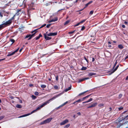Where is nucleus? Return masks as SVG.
Wrapping results in <instances>:
<instances>
[{"mask_svg": "<svg viewBox=\"0 0 128 128\" xmlns=\"http://www.w3.org/2000/svg\"><path fill=\"white\" fill-rule=\"evenodd\" d=\"M47 104H46V102H44L40 106H39L36 109L34 110L32 112L30 113H28L27 114H24V115H23L21 116H20L19 117V118H21L22 117H25L26 116H28V115H30V114H32L33 113H34V112H36L37 110H39L41 108L44 107V106H45V105H46Z\"/></svg>", "mask_w": 128, "mask_h": 128, "instance_id": "nucleus-1", "label": "nucleus"}, {"mask_svg": "<svg viewBox=\"0 0 128 128\" xmlns=\"http://www.w3.org/2000/svg\"><path fill=\"white\" fill-rule=\"evenodd\" d=\"M12 21L11 20H9L8 21L0 25V30L2 29L6 26L10 25L11 24Z\"/></svg>", "mask_w": 128, "mask_h": 128, "instance_id": "nucleus-2", "label": "nucleus"}, {"mask_svg": "<svg viewBox=\"0 0 128 128\" xmlns=\"http://www.w3.org/2000/svg\"><path fill=\"white\" fill-rule=\"evenodd\" d=\"M52 119V118H50L43 121L41 123V124H45L48 123L50 122Z\"/></svg>", "mask_w": 128, "mask_h": 128, "instance_id": "nucleus-3", "label": "nucleus"}, {"mask_svg": "<svg viewBox=\"0 0 128 128\" xmlns=\"http://www.w3.org/2000/svg\"><path fill=\"white\" fill-rule=\"evenodd\" d=\"M61 94H60L57 95H56V96H54V97H53L52 98L48 100L47 101H46V104H48L50 102V101L53 100L55 99L56 98L58 97V96H60Z\"/></svg>", "mask_w": 128, "mask_h": 128, "instance_id": "nucleus-4", "label": "nucleus"}, {"mask_svg": "<svg viewBox=\"0 0 128 128\" xmlns=\"http://www.w3.org/2000/svg\"><path fill=\"white\" fill-rule=\"evenodd\" d=\"M61 94H60L57 95H56V96H54V97H53L52 98L48 100L47 101H46V104H48L50 102V101L53 100L55 99L56 98L58 97V96H60Z\"/></svg>", "mask_w": 128, "mask_h": 128, "instance_id": "nucleus-5", "label": "nucleus"}, {"mask_svg": "<svg viewBox=\"0 0 128 128\" xmlns=\"http://www.w3.org/2000/svg\"><path fill=\"white\" fill-rule=\"evenodd\" d=\"M57 32L50 33L48 34H47V32H46V36H54L56 35L57 34Z\"/></svg>", "mask_w": 128, "mask_h": 128, "instance_id": "nucleus-6", "label": "nucleus"}, {"mask_svg": "<svg viewBox=\"0 0 128 128\" xmlns=\"http://www.w3.org/2000/svg\"><path fill=\"white\" fill-rule=\"evenodd\" d=\"M118 66H119V65H117L114 69V70H111V71H110V74H109L110 75L112 74V73H113L117 69Z\"/></svg>", "mask_w": 128, "mask_h": 128, "instance_id": "nucleus-7", "label": "nucleus"}, {"mask_svg": "<svg viewBox=\"0 0 128 128\" xmlns=\"http://www.w3.org/2000/svg\"><path fill=\"white\" fill-rule=\"evenodd\" d=\"M19 48H18L14 52H12L11 53H9L8 55L7 56H12L14 54L15 52H16L18 50Z\"/></svg>", "mask_w": 128, "mask_h": 128, "instance_id": "nucleus-8", "label": "nucleus"}, {"mask_svg": "<svg viewBox=\"0 0 128 128\" xmlns=\"http://www.w3.org/2000/svg\"><path fill=\"white\" fill-rule=\"evenodd\" d=\"M68 122V120L67 119H66L62 122L60 124V125H64L66 123Z\"/></svg>", "mask_w": 128, "mask_h": 128, "instance_id": "nucleus-9", "label": "nucleus"}, {"mask_svg": "<svg viewBox=\"0 0 128 128\" xmlns=\"http://www.w3.org/2000/svg\"><path fill=\"white\" fill-rule=\"evenodd\" d=\"M89 78H89L88 77L82 78V79H80L78 80V82H81L85 80L89 79Z\"/></svg>", "mask_w": 128, "mask_h": 128, "instance_id": "nucleus-10", "label": "nucleus"}, {"mask_svg": "<svg viewBox=\"0 0 128 128\" xmlns=\"http://www.w3.org/2000/svg\"><path fill=\"white\" fill-rule=\"evenodd\" d=\"M44 35L45 39L46 40H50L52 38L51 37H48V36H46V34H44Z\"/></svg>", "mask_w": 128, "mask_h": 128, "instance_id": "nucleus-11", "label": "nucleus"}, {"mask_svg": "<svg viewBox=\"0 0 128 128\" xmlns=\"http://www.w3.org/2000/svg\"><path fill=\"white\" fill-rule=\"evenodd\" d=\"M97 104H98L97 103V102L93 104L92 105H91L90 106L88 107V108H90L94 107L96 106Z\"/></svg>", "mask_w": 128, "mask_h": 128, "instance_id": "nucleus-12", "label": "nucleus"}, {"mask_svg": "<svg viewBox=\"0 0 128 128\" xmlns=\"http://www.w3.org/2000/svg\"><path fill=\"white\" fill-rule=\"evenodd\" d=\"M96 74L94 73L91 72L88 74V76H90Z\"/></svg>", "mask_w": 128, "mask_h": 128, "instance_id": "nucleus-13", "label": "nucleus"}, {"mask_svg": "<svg viewBox=\"0 0 128 128\" xmlns=\"http://www.w3.org/2000/svg\"><path fill=\"white\" fill-rule=\"evenodd\" d=\"M118 47L120 49H122L124 48L122 44H120L118 45Z\"/></svg>", "mask_w": 128, "mask_h": 128, "instance_id": "nucleus-14", "label": "nucleus"}, {"mask_svg": "<svg viewBox=\"0 0 128 128\" xmlns=\"http://www.w3.org/2000/svg\"><path fill=\"white\" fill-rule=\"evenodd\" d=\"M68 101H66V102H65V103H64L63 104H62V105H61L60 106H59L58 108H60V107H61L63 106H64L65 105V104H67L68 103Z\"/></svg>", "mask_w": 128, "mask_h": 128, "instance_id": "nucleus-15", "label": "nucleus"}, {"mask_svg": "<svg viewBox=\"0 0 128 128\" xmlns=\"http://www.w3.org/2000/svg\"><path fill=\"white\" fill-rule=\"evenodd\" d=\"M54 89L55 90H58L60 88L59 86H54Z\"/></svg>", "mask_w": 128, "mask_h": 128, "instance_id": "nucleus-16", "label": "nucleus"}, {"mask_svg": "<svg viewBox=\"0 0 128 128\" xmlns=\"http://www.w3.org/2000/svg\"><path fill=\"white\" fill-rule=\"evenodd\" d=\"M42 36L41 34H40L39 36H38L36 37L35 38L36 40H38L39 39L40 37Z\"/></svg>", "mask_w": 128, "mask_h": 128, "instance_id": "nucleus-17", "label": "nucleus"}, {"mask_svg": "<svg viewBox=\"0 0 128 128\" xmlns=\"http://www.w3.org/2000/svg\"><path fill=\"white\" fill-rule=\"evenodd\" d=\"M36 32H35L34 34H30V35H31V36H30V38H28V40H30V39L32 38V36H34V34H35V33Z\"/></svg>", "mask_w": 128, "mask_h": 128, "instance_id": "nucleus-18", "label": "nucleus"}, {"mask_svg": "<svg viewBox=\"0 0 128 128\" xmlns=\"http://www.w3.org/2000/svg\"><path fill=\"white\" fill-rule=\"evenodd\" d=\"M88 91H85L84 92H82V93H81L79 95H78V96H80L82 95V94H85V93H86V92H88Z\"/></svg>", "mask_w": 128, "mask_h": 128, "instance_id": "nucleus-19", "label": "nucleus"}, {"mask_svg": "<svg viewBox=\"0 0 128 128\" xmlns=\"http://www.w3.org/2000/svg\"><path fill=\"white\" fill-rule=\"evenodd\" d=\"M58 18L57 17L55 18L54 19H52L53 22H54L58 20Z\"/></svg>", "mask_w": 128, "mask_h": 128, "instance_id": "nucleus-20", "label": "nucleus"}, {"mask_svg": "<svg viewBox=\"0 0 128 128\" xmlns=\"http://www.w3.org/2000/svg\"><path fill=\"white\" fill-rule=\"evenodd\" d=\"M16 107L17 108H22V106L21 105L18 104L16 105Z\"/></svg>", "mask_w": 128, "mask_h": 128, "instance_id": "nucleus-21", "label": "nucleus"}, {"mask_svg": "<svg viewBox=\"0 0 128 128\" xmlns=\"http://www.w3.org/2000/svg\"><path fill=\"white\" fill-rule=\"evenodd\" d=\"M70 126V124H68L67 125H66L64 127V128H68Z\"/></svg>", "mask_w": 128, "mask_h": 128, "instance_id": "nucleus-22", "label": "nucleus"}, {"mask_svg": "<svg viewBox=\"0 0 128 128\" xmlns=\"http://www.w3.org/2000/svg\"><path fill=\"white\" fill-rule=\"evenodd\" d=\"M98 106L99 107H103L104 106V104L102 103L100 104H98Z\"/></svg>", "mask_w": 128, "mask_h": 128, "instance_id": "nucleus-23", "label": "nucleus"}, {"mask_svg": "<svg viewBox=\"0 0 128 128\" xmlns=\"http://www.w3.org/2000/svg\"><path fill=\"white\" fill-rule=\"evenodd\" d=\"M70 22V20H68L67 21H66L64 23V25H66L67 24H68L69 22Z\"/></svg>", "mask_w": 128, "mask_h": 128, "instance_id": "nucleus-24", "label": "nucleus"}, {"mask_svg": "<svg viewBox=\"0 0 128 128\" xmlns=\"http://www.w3.org/2000/svg\"><path fill=\"white\" fill-rule=\"evenodd\" d=\"M87 69V68L86 67H83L82 68V70H85Z\"/></svg>", "mask_w": 128, "mask_h": 128, "instance_id": "nucleus-25", "label": "nucleus"}, {"mask_svg": "<svg viewBox=\"0 0 128 128\" xmlns=\"http://www.w3.org/2000/svg\"><path fill=\"white\" fill-rule=\"evenodd\" d=\"M15 16H16V15H14V16H13L12 17V18H11V19L10 20H11V21H12V20H14V18H15Z\"/></svg>", "mask_w": 128, "mask_h": 128, "instance_id": "nucleus-26", "label": "nucleus"}, {"mask_svg": "<svg viewBox=\"0 0 128 128\" xmlns=\"http://www.w3.org/2000/svg\"><path fill=\"white\" fill-rule=\"evenodd\" d=\"M86 20H83L82 21H80V24H82V23H83V22H84Z\"/></svg>", "mask_w": 128, "mask_h": 128, "instance_id": "nucleus-27", "label": "nucleus"}, {"mask_svg": "<svg viewBox=\"0 0 128 128\" xmlns=\"http://www.w3.org/2000/svg\"><path fill=\"white\" fill-rule=\"evenodd\" d=\"M82 99H80L78 100H77L75 102H82Z\"/></svg>", "mask_w": 128, "mask_h": 128, "instance_id": "nucleus-28", "label": "nucleus"}, {"mask_svg": "<svg viewBox=\"0 0 128 128\" xmlns=\"http://www.w3.org/2000/svg\"><path fill=\"white\" fill-rule=\"evenodd\" d=\"M30 34H28L27 36H26L25 38H27L28 37H30Z\"/></svg>", "mask_w": 128, "mask_h": 128, "instance_id": "nucleus-29", "label": "nucleus"}, {"mask_svg": "<svg viewBox=\"0 0 128 128\" xmlns=\"http://www.w3.org/2000/svg\"><path fill=\"white\" fill-rule=\"evenodd\" d=\"M41 87L42 88H45L46 87V86L44 85L41 86Z\"/></svg>", "mask_w": 128, "mask_h": 128, "instance_id": "nucleus-30", "label": "nucleus"}, {"mask_svg": "<svg viewBox=\"0 0 128 128\" xmlns=\"http://www.w3.org/2000/svg\"><path fill=\"white\" fill-rule=\"evenodd\" d=\"M10 41L12 42V44H13L15 42V40L13 39H11Z\"/></svg>", "mask_w": 128, "mask_h": 128, "instance_id": "nucleus-31", "label": "nucleus"}, {"mask_svg": "<svg viewBox=\"0 0 128 128\" xmlns=\"http://www.w3.org/2000/svg\"><path fill=\"white\" fill-rule=\"evenodd\" d=\"M4 116H0V120L4 118Z\"/></svg>", "mask_w": 128, "mask_h": 128, "instance_id": "nucleus-32", "label": "nucleus"}, {"mask_svg": "<svg viewBox=\"0 0 128 128\" xmlns=\"http://www.w3.org/2000/svg\"><path fill=\"white\" fill-rule=\"evenodd\" d=\"M108 47H109V48H110L111 47V46L109 44H111V43H110V42H108Z\"/></svg>", "mask_w": 128, "mask_h": 128, "instance_id": "nucleus-33", "label": "nucleus"}, {"mask_svg": "<svg viewBox=\"0 0 128 128\" xmlns=\"http://www.w3.org/2000/svg\"><path fill=\"white\" fill-rule=\"evenodd\" d=\"M122 96V94H120L119 95L118 98H120Z\"/></svg>", "mask_w": 128, "mask_h": 128, "instance_id": "nucleus-34", "label": "nucleus"}, {"mask_svg": "<svg viewBox=\"0 0 128 128\" xmlns=\"http://www.w3.org/2000/svg\"><path fill=\"white\" fill-rule=\"evenodd\" d=\"M80 24V22H79V23H78L77 24H76L74 26H78V25H79Z\"/></svg>", "mask_w": 128, "mask_h": 128, "instance_id": "nucleus-35", "label": "nucleus"}, {"mask_svg": "<svg viewBox=\"0 0 128 128\" xmlns=\"http://www.w3.org/2000/svg\"><path fill=\"white\" fill-rule=\"evenodd\" d=\"M93 12L94 11L92 10L90 12L89 14H92L93 13Z\"/></svg>", "mask_w": 128, "mask_h": 128, "instance_id": "nucleus-36", "label": "nucleus"}, {"mask_svg": "<svg viewBox=\"0 0 128 128\" xmlns=\"http://www.w3.org/2000/svg\"><path fill=\"white\" fill-rule=\"evenodd\" d=\"M46 24H44L43 25H42L40 28H43V27H44V26H46Z\"/></svg>", "mask_w": 128, "mask_h": 128, "instance_id": "nucleus-37", "label": "nucleus"}, {"mask_svg": "<svg viewBox=\"0 0 128 128\" xmlns=\"http://www.w3.org/2000/svg\"><path fill=\"white\" fill-rule=\"evenodd\" d=\"M32 97L33 99H35L36 97L34 95H32Z\"/></svg>", "mask_w": 128, "mask_h": 128, "instance_id": "nucleus-38", "label": "nucleus"}, {"mask_svg": "<svg viewBox=\"0 0 128 128\" xmlns=\"http://www.w3.org/2000/svg\"><path fill=\"white\" fill-rule=\"evenodd\" d=\"M117 64V61H116L114 65V66L113 67V68H114L115 67V66H116V64Z\"/></svg>", "mask_w": 128, "mask_h": 128, "instance_id": "nucleus-39", "label": "nucleus"}, {"mask_svg": "<svg viewBox=\"0 0 128 128\" xmlns=\"http://www.w3.org/2000/svg\"><path fill=\"white\" fill-rule=\"evenodd\" d=\"M85 29V27L84 26H83L81 28V30H83Z\"/></svg>", "mask_w": 128, "mask_h": 128, "instance_id": "nucleus-40", "label": "nucleus"}, {"mask_svg": "<svg viewBox=\"0 0 128 128\" xmlns=\"http://www.w3.org/2000/svg\"><path fill=\"white\" fill-rule=\"evenodd\" d=\"M38 92H36L34 93V94L36 95H38Z\"/></svg>", "mask_w": 128, "mask_h": 128, "instance_id": "nucleus-41", "label": "nucleus"}, {"mask_svg": "<svg viewBox=\"0 0 128 128\" xmlns=\"http://www.w3.org/2000/svg\"><path fill=\"white\" fill-rule=\"evenodd\" d=\"M92 100V98H90L88 100V102H89L91 101Z\"/></svg>", "mask_w": 128, "mask_h": 128, "instance_id": "nucleus-42", "label": "nucleus"}, {"mask_svg": "<svg viewBox=\"0 0 128 128\" xmlns=\"http://www.w3.org/2000/svg\"><path fill=\"white\" fill-rule=\"evenodd\" d=\"M37 30H38V29H36V30H34V31H32L31 32V33H32V34L34 32H36Z\"/></svg>", "mask_w": 128, "mask_h": 128, "instance_id": "nucleus-43", "label": "nucleus"}, {"mask_svg": "<svg viewBox=\"0 0 128 128\" xmlns=\"http://www.w3.org/2000/svg\"><path fill=\"white\" fill-rule=\"evenodd\" d=\"M50 25V24H47L46 26V27L47 28H49Z\"/></svg>", "mask_w": 128, "mask_h": 128, "instance_id": "nucleus-44", "label": "nucleus"}, {"mask_svg": "<svg viewBox=\"0 0 128 128\" xmlns=\"http://www.w3.org/2000/svg\"><path fill=\"white\" fill-rule=\"evenodd\" d=\"M90 95L91 94H90L89 95L86 96V97H85V98H88Z\"/></svg>", "mask_w": 128, "mask_h": 128, "instance_id": "nucleus-45", "label": "nucleus"}, {"mask_svg": "<svg viewBox=\"0 0 128 128\" xmlns=\"http://www.w3.org/2000/svg\"><path fill=\"white\" fill-rule=\"evenodd\" d=\"M48 22L50 23L51 22H53L52 21V20H49V21H48Z\"/></svg>", "mask_w": 128, "mask_h": 128, "instance_id": "nucleus-46", "label": "nucleus"}, {"mask_svg": "<svg viewBox=\"0 0 128 128\" xmlns=\"http://www.w3.org/2000/svg\"><path fill=\"white\" fill-rule=\"evenodd\" d=\"M85 99H86V98H85V97H84L82 98H81L82 101H84Z\"/></svg>", "mask_w": 128, "mask_h": 128, "instance_id": "nucleus-47", "label": "nucleus"}, {"mask_svg": "<svg viewBox=\"0 0 128 128\" xmlns=\"http://www.w3.org/2000/svg\"><path fill=\"white\" fill-rule=\"evenodd\" d=\"M122 26L123 28H124L125 27V26L124 24H122Z\"/></svg>", "mask_w": 128, "mask_h": 128, "instance_id": "nucleus-48", "label": "nucleus"}, {"mask_svg": "<svg viewBox=\"0 0 128 128\" xmlns=\"http://www.w3.org/2000/svg\"><path fill=\"white\" fill-rule=\"evenodd\" d=\"M87 102H88V100L85 101V102H83L82 103V104H84V103H87Z\"/></svg>", "mask_w": 128, "mask_h": 128, "instance_id": "nucleus-49", "label": "nucleus"}, {"mask_svg": "<svg viewBox=\"0 0 128 128\" xmlns=\"http://www.w3.org/2000/svg\"><path fill=\"white\" fill-rule=\"evenodd\" d=\"M69 90H68V88H66V89H65V91L66 92L67 91H68Z\"/></svg>", "mask_w": 128, "mask_h": 128, "instance_id": "nucleus-50", "label": "nucleus"}, {"mask_svg": "<svg viewBox=\"0 0 128 128\" xmlns=\"http://www.w3.org/2000/svg\"><path fill=\"white\" fill-rule=\"evenodd\" d=\"M74 32V31L70 32H69V33L70 34H72Z\"/></svg>", "mask_w": 128, "mask_h": 128, "instance_id": "nucleus-51", "label": "nucleus"}, {"mask_svg": "<svg viewBox=\"0 0 128 128\" xmlns=\"http://www.w3.org/2000/svg\"><path fill=\"white\" fill-rule=\"evenodd\" d=\"M77 114H78V115H80V114H80V112H78L77 113Z\"/></svg>", "mask_w": 128, "mask_h": 128, "instance_id": "nucleus-52", "label": "nucleus"}, {"mask_svg": "<svg viewBox=\"0 0 128 128\" xmlns=\"http://www.w3.org/2000/svg\"><path fill=\"white\" fill-rule=\"evenodd\" d=\"M89 4V3H87L86 4V7H87L88 5Z\"/></svg>", "mask_w": 128, "mask_h": 128, "instance_id": "nucleus-53", "label": "nucleus"}, {"mask_svg": "<svg viewBox=\"0 0 128 128\" xmlns=\"http://www.w3.org/2000/svg\"><path fill=\"white\" fill-rule=\"evenodd\" d=\"M123 109L122 108H119V110H122Z\"/></svg>", "mask_w": 128, "mask_h": 128, "instance_id": "nucleus-54", "label": "nucleus"}, {"mask_svg": "<svg viewBox=\"0 0 128 128\" xmlns=\"http://www.w3.org/2000/svg\"><path fill=\"white\" fill-rule=\"evenodd\" d=\"M95 59L94 58H92V62H94V61Z\"/></svg>", "mask_w": 128, "mask_h": 128, "instance_id": "nucleus-55", "label": "nucleus"}, {"mask_svg": "<svg viewBox=\"0 0 128 128\" xmlns=\"http://www.w3.org/2000/svg\"><path fill=\"white\" fill-rule=\"evenodd\" d=\"M0 16L1 17H2L3 16L2 15V14L1 13H0Z\"/></svg>", "mask_w": 128, "mask_h": 128, "instance_id": "nucleus-56", "label": "nucleus"}, {"mask_svg": "<svg viewBox=\"0 0 128 128\" xmlns=\"http://www.w3.org/2000/svg\"><path fill=\"white\" fill-rule=\"evenodd\" d=\"M5 59V58H3V59H0V61H2V60H4Z\"/></svg>", "mask_w": 128, "mask_h": 128, "instance_id": "nucleus-57", "label": "nucleus"}, {"mask_svg": "<svg viewBox=\"0 0 128 128\" xmlns=\"http://www.w3.org/2000/svg\"><path fill=\"white\" fill-rule=\"evenodd\" d=\"M29 86H30L31 87L33 86V85L32 84H30Z\"/></svg>", "mask_w": 128, "mask_h": 128, "instance_id": "nucleus-58", "label": "nucleus"}, {"mask_svg": "<svg viewBox=\"0 0 128 128\" xmlns=\"http://www.w3.org/2000/svg\"><path fill=\"white\" fill-rule=\"evenodd\" d=\"M56 80H58V76H57L56 78Z\"/></svg>", "mask_w": 128, "mask_h": 128, "instance_id": "nucleus-59", "label": "nucleus"}, {"mask_svg": "<svg viewBox=\"0 0 128 128\" xmlns=\"http://www.w3.org/2000/svg\"><path fill=\"white\" fill-rule=\"evenodd\" d=\"M92 1H90L88 3H89V4H90L92 2Z\"/></svg>", "mask_w": 128, "mask_h": 128, "instance_id": "nucleus-60", "label": "nucleus"}, {"mask_svg": "<svg viewBox=\"0 0 128 128\" xmlns=\"http://www.w3.org/2000/svg\"><path fill=\"white\" fill-rule=\"evenodd\" d=\"M68 88V90H70L71 89V86L69 87Z\"/></svg>", "mask_w": 128, "mask_h": 128, "instance_id": "nucleus-61", "label": "nucleus"}, {"mask_svg": "<svg viewBox=\"0 0 128 128\" xmlns=\"http://www.w3.org/2000/svg\"><path fill=\"white\" fill-rule=\"evenodd\" d=\"M124 23V24H128V22L126 21Z\"/></svg>", "mask_w": 128, "mask_h": 128, "instance_id": "nucleus-62", "label": "nucleus"}, {"mask_svg": "<svg viewBox=\"0 0 128 128\" xmlns=\"http://www.w3.org/2000/svg\"><path fill=\"white\" fill-rule=\"evenodd\" d=\"M128 58V56H126V58H125V59H127Z\"/></svg>", "mask_w": 128, "mask_h": 128, "instance_id": "nucleus-63", "label": "nucleus"}, {"mask_svg": "<svg viewBox=\"0 0 128 128\" xmlns=\"http://www.w3.org/2000/svg\"><path fill=\"white\" fill-rule=\"evenodd\" d=\"M126 80H128V76L126 77Z\"/></svg>", "mask_w": 128, "mask_h": 128, "instance_id": "nucleus-64", "label": "nucleus"}]
</instances>
